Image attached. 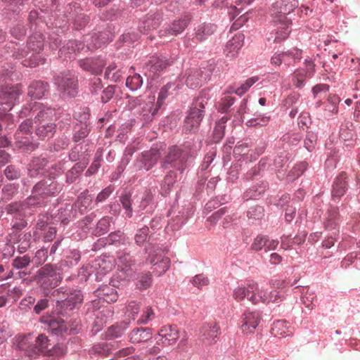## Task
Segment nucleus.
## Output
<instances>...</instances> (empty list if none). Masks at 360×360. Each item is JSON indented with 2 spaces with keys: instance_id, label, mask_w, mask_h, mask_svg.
Wrapping results in <instances>:
<instances>
[{
  "instance_id": "obj_36",
  "label": "nucleus",
  "mask_w": 360,
  "mask_h": 360,
  "mask_svg": "<svg viewBox=\"0 0 360 360\" xmlns=\"http://www.w3.org/2000/svg\"><path fill=\"white\" fill-rule=\"evenodd\" d=\"M49 160L44 157H34L28 165V174L30 177L34 178L44 175L46 172V167Z\"/></svg>"
},
{
  "instance_id": "obj_11",
  "label": "nucleus",
  "mask_w": 360,
  "mask_h": 360,
  "mask_svg": "<svg viewBox=\"0 0 360 360\" xmlns=\"http://www.w3.org/2000/svg\"><path fill=\"white\" fill-rule=\"evenodd\" d=\"M155 208L154 194L150 189L146 188L139 198L138 204L135 205L134 219L137 223L146 222L149 216L153 214Z\"/></svg>"
},
{
  "instance_id": "obj_6",
  "label": "nucleus",
  "mask_w": 360,
  "mask_h": 360,
  "mask_svg": "<svg viewBox=\"0 0 360 360\" xmlns=\"http://www.w3.org/2000/svg\"><path fill=\"white\" fill-rule=\"evenodd\" d=\"M52 82L63 98H75L79 94L78 75L75 71L64 70L55 74Z\"/></svg>"
},
{
  "instance_id": "obj_16",
  "label": "nucleus",
  "mask_w": 360,
  "mask_h": 360,
  "mask_svg": "<svg viewBox=\"0 0 360 360\" xmlns=\"http://www.w3.org/2000/svg\"><path fill=\"white\" fill-rule=\"evenodd\" d=\"M22 90L20 85L2 86L0 89V110L4 112L11 110L19 101Z\"/></svg>"
},
{
  "instance_id": "obj_52",
  "label": "nucleus",
  "mask_w": 360,
  "mask_h": 360,
  "mask_svg": "<svg viewBox=\"0 0 360 360\" xmlns=\"http://www.w3.org/2000/svg\"><path fill=\"white\" fill-rule=\"evenodd\" d=\"M265 216L264 207L255 205L250 207L246 211V217L250 224H259Z\"/></svg>"
},
{
  "instance_id": "obj_25",
  "label": "nucleus",
  "mask_w": 360,
  "mask_h": 360,
  "mask_svg": "<svg viewBox=\"0 0 360 360\" xmlns=\"http://www.w3.org/2000/svg\"><path fill=\"white\" fill-rule=\"evenodd\" d=\"M93 199L94 196L88 189H85L78 195L76 200L72 204L77 217L87 214L92 210Z\"/></svg>"
},
{
  "instance_id": "obj_60",
  "label": "nucleus",
  "mask_w": 360,
  "mask_h": 360,
  "mask_svg": "<svg viewBox=\"0 0 360 360\" xmlns=\"http://www.w3.org/2000/svg\"><path fill=\"white\" fill-rule=\"evenodd\" d=\"M129 243H131L129 242V238L121 231L111 232L105 238V244L108 245L120 246L121 245H129Z\"/></svg>"
},
{
  "instance_id": "obj_39",
  "label": "nucleus",
  "mask_w": 360,
  "mask_h": 360,
  "mask_svg": "<svg viewBox=\"0 0 360 360\" xmlns=\"http://www.w3.org/2000/svg\"><path fill=\"white\" fill-rule=\"evenodd\" d=\"M88 163V161L75 162L72 167L65 172V182L70 185L79 181Z\"/></svg>"
},
{
  "instance_id": "obj_7",
  "label": "nucleus",
  "mask_w": 360,
  "mask_h": 360,
  "mask_svg": "<svg viewBox=\"0 0 360 360\" xmlns=\"http://www.w3.org/2000/svg\"><path fill=\"white\" fill-rule=\"evenodd\" d=\"M54 300L58 314L64 316L82 304L83 295L79 290L60 287L56 290Z\"/></svg>"
},
{
  "instance_id": "obj_22",
  "label": "nucleus",
  "mask_w": 360,
  "mask_h": 360,
  "mask_svg": "<svg viewBox=\"0 0 360 360\" xmlns=\"http://www.w3.org/2000/svg\"><path fill=\"white\" fill-rule=\"evenodd\" d=\"M347 207L346 203H342L340 207L330 206L327 210V217L323 221V228L326 231H340V223L341 221L340 212H343Z\"/></svg>"
},
{
  "instance_id": "obj_33",
  "label": "nucleus",
  "mask_w": 360,
  "mask_h": 360,
  "mask_svg": "<svg viewBox=\"0 0 360 360\" xmlns=\"http://www.w3.org/2000/svg\"><path fill=\"white\" fill-rule=\"evenodd\" d=\"M85 47L84 42L77 39L68 40L59 49L58 56L70 59L73 54L80 53Z\"/></svg>"
},
{
  "instance_id": "obj_30",
  "label": "nucleus",
  "mask_w": 360,
  "mask_h": 360,
  "mask_svg": "<svg viewBox=\"0 0 360 360\" xmlns=\"http://www.w3.org/2000/svg\"><path fill=\"white\" fill-rule=\"evenodd\" d=\"M49 84L44 80H33L28 86L27 95L32 99H41L49 93Z\"/></svg>"
},
{
  "instance_id": "obj_59",
  "label": "nucleus",
  "mask_w": 360,
  "mask_h": 360,
  "mask_svg": "<svg viewBox=\"0 0 360 360\" xmlns=\"http://www.w3.org/2000/svg\"><path fill=\"white\" fill-rule=\"evenodd\" d=\"M5 210L8 214L13 216V219L27 217L22 201H15L8 204L5 207Z\"/></svg>"
},
{
  "instance_id": "obj_35",
  "label": "nucleus",
  "mask_w": 360,
  "mask_h": 360,
  "mask_svg": "<svg viewBox=\"0 0 360 360\" xmlns=\"http://www.w3.org/2000/svg\"><path fill=\"white\" fill-rule=\"evenodd\" d=\"M217 29V26L211 22H202L198 25L194 29V37L193 40L202 42L207 40L212 36Z\"/></svg>"
},
{
  "instance_id": "obj_12",
  "label": "nucleus",
  "mask_w": 360,
  "mask_h": 360,
  "mask_svg": "<svg viewBox=\"0 0 360 360\" xmlns=\"http://www.w3.org/2000/svg\"><path fill=\"white\" fill-rule=\"evenodd\" d=\"M233 298L241 302L247 299L252 304H256L260 302L264 298L263 290H259L258 284L255 281H248V283L238 285L233 291Z\"/></svg>"
},
{
  "instance_id": "obj_15",
  "label": "nucleus",
  "mask_w": 360,
  "mask_h": 360,
  "mask_svg": "<svg viewBox=\"0 0 360 360\" xmlns=\"http://www.w3.org/2000/svg\"><path fill=\"white\" fill-rule=\"evenodd\" d=\"M63 189V185L55 177H49L38 181L32 188V193H37L44 200L57 196Z\"/></svg>"
},
{
  "instance_id": "obj_14",
  "label": "nucleus",
  "mask_w": 360,
  "mask_h": 360,
  "mask_svg": "<svg viewBox=\"0 0 360 360\" xmlns=\"http://www.w3.org/2000/svg\"><path fill=\"white\" fill-rule=\"evenodd\" d=\"M352 181L351 176L345 171L339 172L332 180L330 186V200L339 203L342 198L347 195Z\"/></svg>"
},
{
  "instance_id": "obj_18",
  "label": "nucleus",
  "mask_w": 360,
  "mask_h": 360,
  "mask_svg": "<svg viewBox=\"0 0 360 360\" xmlns=\"http://www.w3.org/2000/svg\"><path fill=\"white\" fill-rule=\"evenodd\" d=\"M94 293L98 297V300H93L91 305L92 307L96 310L101 308V307L98 306L99 303L106 302L111 304L115 302L119 298L118 290L109 285H100L94 291Z\"/></svg>"
},
{
  "instance_id": "obj_19",
  "label": "nucleus",
  "mask_w": 360,
  "mask_h": 360,
  "mask_svg": "<svg viewBox=\"0 0 360 360\" xmlns=\"http://www.w3.org/2000/svg\"><path fill=\"white\" fill-rule=\"evenodd\" d=\"M162 21V13L160 11L148 13L140 20L138 30L143 34H148L150 31L157 30Z\"/></svg>"
},
{
  "instance_id": "obj_31",
  "label": "nucleus",
  "mask_w": 360,
  "mask_h": 360,
  "mask_svg": "<svg viewBox=\"0 0 360 360\" xmlns=\"http://www.w3.org/2000/svg\"><path fill=\"white\" fill-rule=\"evenodd\" d=\"M177 172L174 169L167 171L166 174L160 183L159 194L163 197H168L173 191L177 181Z\"/></svg>"
},
{
  "instance_id": "obj_21",
  "label": "nucleus",
  "mask_w": 360,
  "mask_h": 360,
  "mask_svg": "<svg viewBox=\"0 0 360 360\" xmlns=\"http://www.w3.org/2000/svg\"><path fill=\"white\" fill-rule=\"evenodd\" d=\"M153 330V328L148 326L134 327L128 334L129 342L135 345L151 343L155 337Z\"/></svg>"
},
{
  "instance_id": "obj_40",
  "label": "nucleus",
  "mask_w": 360,
  "mask_h": 360,
  "mask_svg": "<svg viewBox=\"0 0 360 360\" xmlns=\"http://www.w3.org/2000/svg\"><path fill=\"white\" fill-rule=\"evenodd\" d=\"M113 348L111 343L101 342L93 345L89 349L88 354L91 359L96 360L98 358L104 359L112 352Z\"/></svg>"
},
{
  "instance_id": "obj_13",
  "label": "nucleus",
  "mask_w": 360,
  "mask_h": 360,
  "mask_svg": "<svg viewBox=\"0 0 360 360\" xmlns=\"http://www.w3.org/2000/svg\"><path fill=\"white\" fill-rule=\"evenodd\" d=\"M161 158V149L158 146H152L136 156L134 165L136 171L148 172L157 165Z\"/></svg>"
},
{
  "instance_id": "obj_42",
  "label": "nucleus",
  "mask_w": 360,
  "mask_h": 360,
  "mask_svg": "<svg viewBox=\"0 0 360 360\" xmlns=\"http://www.w3.org/2000/svg\"><path fill=\"white\" fill-rule=\"evenodd\" d=\"M92 129L91 124L73 123L71 129V141L74 143L81 141H90L87 139Z\"/></svg>"
},
{
  "instance_id": "obj_9",
  "label": "nucleus",
  "mask_w": 360,
  "mask_h": 360,
  "mask_svg": "<svg viewBox=\"0 0 360 360\" xmlns=\"http://www.w3.org/2000/svg\"><path fill=\"white\" fill-rule=\"evenodd\" d=\"M40 322L45 330L56 336L64 334H77L81 330V324L77 322L75 326H72L56 315L42 316L40 318Z\"/></svg>"
},
{
  "instance_id": "obj_51",
  "label": "nucleus",
  "mask_w": 360,
  "mask_h": 360,
  "mask_svg": "<svg viewBox=\"0 0 360 360\" xmlns=\"http://www.w3.org/2000/svg\"><path fill=\"white\" fill-rule=\"evenodd\" d=\"M51 340L44 334H40L35 340V343L32 346V349L34 351V358L39 353H49L51 351Z\"/></svg>"
},
{
  "instance_id": "obj_41",
  "label": "nucleus",
  "mask_w": 360,
  "mask_h": 360,
  "mask_svg": "<svg viewBox=\"0 0 360 360\" xmlns=\"http://www.w3.org/2000/svg\"><path fill=\"white\" fill-rule=\"evenodd\" d=\"M37 111V112L34 115V124L55 122L53 117L56 114V108L39 103Z\"/></svg>"
},
{
  "instance_id": "obj_20",
  "label": "nucleus",
  "mask_w": 360,
  "mask_h": 360,
  "mask_svg": "<svg viewBox=\"0 0 360 360\" xmlns=\"http://www.w3.org/2000/svg\"><path fill=\"white\" fill-rule=\"evenodd\" d=\"M157 343L162 347L174 345L179 338V331L176 325H165L161 327L158 333Z\"/></svg>"
},
{
  "instance_id": "obj_17",
  "label": "nucleus",
  "mask_w": 360,
  "mask_h": 360,
  "mask_svg": "<svg viewBox=\"0 0 360 360\" xmlns=\"http://www.w3.org/2000/svg\"><path fill=\"white\" fill-rule=\"evenodd\" d=\"M77 63L82 70L95 76L101 75L107 64L105 57L101 55L80 58Z\"/></svg>"
},
{
  "instance_id": "obj_10",
  "label": "nucleus",
  "mask_w": 360,
  "mask_h": 360,
  "mask_svg": "<svg viewBox=\"0 0 360 360\" xmlns=\"http://www.w3.org/2000/svg\"><path fill=\"white\" fill-rule=\"evenodd\" d=\"M179 84L173 82H169L163 85L158 92L155 104L149 102L146 103L143 108V111L149 112L150 113V115H147V119H153L159 113L160 110L164 109L167 105V100L169 96H173L174 91L179 89Z\"/></svg>"
},
{
  "instance_id": "obj_54",
  "label": "nucleus",
  "mask_w": 360,
  "mask_h": 360,
  "mask_svg": "<svg viewBox=\"0 0 360 360\" xmlns=\"http://www.w3.org/2000/svg\"><path fill=\"white\" fill-rule=\"evenodd\" d=\"M129 322L127 321H122L117 322L108 328L105 338L108 340H114L121 338L128 328Z\"/></svg>"
},
{
  "instance_id": "obj_24",
  "label": "nucleus",
  "mask_w": 360,
  "mask_h": 360,
  "mask_svg": "<svg viewBox=\"0 0 360 360\" xmlns=\"http://www.w3.org/2000/svg\"><path fill=\"white\" fill-rule=\"evenodd\" d=\"M269 184L266 180L261 179L252 184L243 193L241 198L244 202L261 199L269 189Z\"/></svg>"
},
{
  "instance_id": "obj_45",
  "label": "nucleus",
  "mask_w": 360,
  "mask_h": 360,
  "mask_svg": "<svg viewBox=\"0 0 360 360\" xmlns=\"http://www.w3.org/2000/svg\"><path fill=\"white\" fill-rule=\"evenodd\" d=\"M215 69L216 63L214 59L202 63L200 68L197 69L196 73L198 75H200V77L197 78V82L195 83H205L210 80Z\"/></svg>"
},
{
  "instance_id": "obj_55",
  "label": "nucleus",
  "mask_w": 360,
  "mask_h": 360,
  "mask_svg": "<svg viewBox=\"0 0 360 360\" xmlns=\"http://www.w3.org/2000/svg\"><path fill=\"white\" fill-rule=\"evenodd\" d=\"M104 151L105 149L103 148H98L96 150L92 162L85 172V176H91L98 172L103 160Z\"/></svg>"
},
{
  "instance_id": "obj_5",
  "label": "nucleus",
  "mask_w": 360,
  "mask_h": 360,
  "mask_svg": "<svg viewBox=\"0 0 360 360\" xmlns=\"http://www.w3.org/2000/svg\"><path fill=\"white\" fill-rule=\"evenodd\" d=\"M210 99L208 91L203 89L193 100L184 119L183 131L186 134L196 133L205 115V105Z\"/></svg>"
},
{
  "instance_id": "obj_50",
  "label": "nucleus",
  "mask_w": 360,
  "mask_h": 360,
  "mask_svg": "<svg viewBox=\"0 0 360 360\" xmlns=\"http://www.w3.org/2000/svg\"><path fill=\"white\" fill-rule=\"evenodd\" d=\"M284 65L288 68L299 63L302 58V50L293 47L285 51H281Z\"/></svg>"
},
{
  "instance_id": "obj_44",
  "label": "nucleus",
  "mask_w": 360,
  "mask_h": 360,
  "mask_svg": "<svg viewBox=\"0 0 360 360\" xmlns=\"http://www.w3.org/2000/svg\"><path fill=\"white\" fill-rule=\"evenodd\" d=\"M81 259V252L75 248H68L62 252L61 265L72 267L78 264Z\"/></svg>"
},
{
  "instance_id": "obj_46",
  "label": "nucleus",
  "mask_w": 360,
  "mask_h": 360,
  "mask_svg": "<svg viewBox=\"0 0 360 360\" xmlns=\"http://www.w3.org/2000/svg\"><path fill=\"white\" fill-rule=\"evenodd\" d=\"M252 146V141L250 139H243L237 143L233 148V156L238 158V160L250 161V148Z\"/></svg>"
},
{
  "instance_id": "obj_8",
  "label": "nucleus",
  "mask_w": 360,
  "mask_h": 360,
  "mask_svg": "<svg viewBox=\"0 0 360 360\" xmlns=\"http://www.w3.org/2000/svg\"><path fill=\"white\" fill-rule=\"evenodd\" d=\"M176 60V56L155 53L146 58L143 65V71L148 79L154 80L159 77L167 68Z\"/></svg>"
},
{
  "instance_id": "obj_48",
  "label": "nucleus",
  "mask_w": 360,
  "mask_h": 360,
  "mask_svg": "<svg viewBox=\"0 0 360 360\" xmlns=\"http://www.w3.org/2000/svg\"><path fill=\"white\" fill-rule=\"evenodd\" d=\"M153 233L150 235L149 227L147 225H143L142 227L138 229L134 236V245L139 247L145 246V252L150 255V251H149L147 245H150L151 243H149L150 238Z\"/></svg>"
},
{
  "instance_id": "obj_2",
  "label": "nucleus",
  "mask_w": 360,
  "mask_h": 360,
  "mask_svg": "<svg viewBox=\"0 0 360 360\" xmlns=\"http://www.w3.org/2000/svg\"><path fill=\"white\" fill-rule=\"evenodd\" d=\"M201 147V142L198 147L194 140L186 141L182 147L174 145L169 146L164 158L160 162V169L165 172L174 169L184 174L189 169Z\"/></svg>"
},
{
  "instance_id": "obj_47",
  "label": "nucleus",
  "mask_w": 360,
  "mask_h": 360,
  "mask_svg": "<svg viewBox=\"0 0 360 360\" xmlns=\"http://www.w3.org/2000/svg\"><path fill=\"white\" fill-rule=\"evenodd\" d=\"M22 205L26 211L27 216L33 214L34 208L43 207L46 205L47 201L44 200L37 193H32L22 201Z\"/></svg>"
},
{
  "instance_id": "obj_43",
  "label": "nucleus",
  "mask_w": 360,
  "mask_h": 360,
  "mask_svg": "<svg viewBox=\"0 0 360 360\" xmlns=\"http://www.w3.org/2000/svg\"><path fill=\"white\" fill-rule=\"evenodd\" d=\"M194 212L193 207L190 202H186L182 206L181 210L178 212V214L173 219L172 226L174 229H179L187 222Z\"/></svg>"
},
{
  "instance_id": "obj_28",
  "label": "nucleus",
  "mask_w": 360,
  "mask_h": 360,
  "mask_svg": "<svg viewBox=\"0 0 360 360\" xmlns=\"http://www.w3.org/2000/svg\"><path fill=\"white\" fill-rule=\"evenodd\" d=\"M73 147L68 152V159L72 162L88 161L87 157L90 155V141H81L75 143Z\"/></svg>"
},
{
  "instance_id": "obj_1",
  "label": "nucleus",
  "mask_w": 360,
  "mask_h": 360,
  "mask_svg": "<svg viewBox=\"0 0 360 360\" xmlns=\"http://www.w3.org/2000/svg\"><path fill=\"white\" fill-rule=\"evenodd\" d=\"M44 41L45 37L40 30L33 31L27 42L28 49L33 51L30 56H29V51L20 47L16 48L12 41L6 44L1 51V55L5 56L6 58L11 57L15 59H22L21 63L23 66L34 68L45 63L46 58L39 55L44 49Z\"/></svg>"
},
{
  "instance_id": "obj_57",
  "label": "nucleus",
  "mask_w": 360,
  "mask_h": 360,
  "mask_svg": "<svg viewBox=\"0 0 360 360\" xmlns=\"http://www.w3.org/2000/svg\"><path fill=\"white\" fill-rule=\"evenodd\" d=\"M309 167V163L307 161H300L296 163L287 174V180L289 182H293L301 176H302Z\"/></svg>"
},
{
  "instance_id": "obj_27",
  "label": "nucleus",
  "mask_w": 360,
  "mask_h": 360,
  "mask_svg": "<svg viewBox=\"0 0 360 360\" xmlns=\"http://www.w3.org/2000/svg\"><path fill=\"white\" fill-rule=\"evenodd\" d=\"M113 37L112 32L107 29L94 32L87 41L86 47L89 51L100 49L112 41Z\"/></svg>"
},
{
  "instance_id": "obj_58",
  "label": "nucleus",
  "mask_w": 360,
  "mask_h": 360,
  "mask_svg": "<svg viewBox=\"0 0 360 360\" xmlns=\"http://www.w3.org/2000/svg\"><path fill=\"white\" fill-rule=\"evenodd\" d=\"M111 218L109 217H103L96 224L91 227V233L95 236H101L107 233L111 226Z\"/></svg>"
},
{
  "instance_id": "obj_53",
  "label": "nucleus",
  "mask_w": 360,
  "mask_h": 360,
  "mask_svg": "<svg viewBox=\"0 0 360 360\" xmlns=\"http://www.w3.org/2000/svg\"><path fill=\"white\" fill-rule=\"evenodd\" d=\"M217 155V150L214 148L210 149L205 155L203 160L197 169L198 176H205V174L210 172L211 165Z\"/></svg>"
},
{
  "instance_id": "obj_34",
  "label": "nucleus",
  "mask_w": 360,
  "mask_h": 360,
  "mask_svg": "<svg viewBox=\"0 0 360 360\" xmlns=\"http://www.w3.org/2000/svg\"><path fill=\"white\" fill-rule=\"evenodd\" d=\"M34 134L38 139L49 141L53 138L56 132L57 124L55 122L34 124Z\"/></svg>"
},
{
  "instance_id": "obj_63",
  "label": "nucleus",
  "mask_w": 360,
  "mask_h": 360,
  "mask_svg": "<svg viewBox=\"0 0 360 360\" xmlns=\"http://www.w3.org/2000/svg\"><path fill=\"white\" fill-rule=\"evenodd\" d=\"M139 33L134 30H128L120 37L117 44L119 46H129L139 39Z\"/></svg>"
},
{
  "instance_id": "obj_4",
  "label": "nucleus",
  "mask_w": 360,
  "mask_h": 360,
  "mask_svg": "<svg viewBox=\"0 0 360 360\" xmlns=\"http://www.w3.org/2000/svg\"><path fill=\"white\" fill-rule=\"evenodd\" d=\"M63 280V276L56 266L46 264L37 270L34 281L36 283V292L39 295L55 297L56 288Z\"/></svg>"
},
{
  "instance_id": "obj_38",
  "label": "nucleus",
  "mask_w": 360,
  "mask_h": 360,
  "mask_svg": "<svg viewBox=\"0 0 360 360\" xmlns=\"http://www.w3.org/2000/svg\"><path fill=\"white\" fill-rule=\"evenodd\" d=\"M54 223L55 222L51 212H46L40 214L38 216V219L34 226V231L33 232L34 241L40 240V232L49 229V227H52L51 225Z\"/></svg>"
},
{
  "instance_id": "obj_56",
  "label": "nucleus",
  "mask_w": 360,
  "mask_h": 360,
  "mask_svg": "<svg viewBox=\"0 0 360 360\" xmlns=\"http://www.w3.org/2000/svg\"><path fill=\"white\" fill-rule=\"evenodd\" d=\"M200 333L205 340L215 342L220 335V328L216 323L213 325L205 323L201 328Z\"/></svg>"
},
{
  "instance_id": "obj_29",
  "label": "nucleus",
  "mask_w": 360,
  "mask_h": 360,
  "mask_svg": "<svg viewBox=\"0 0 360 360\" xmlns=\"http://www.w3.org/2000/svg\"><path fill=\"white\" fill-rule=\"evenodd\" d=\"M229 120L230 116L224 115L215 122L212 133L206 140L208 145L219 143L223 139L226 133V122Z\"/></svg>"
},
{
  "instance_id": "obj_37",
  "label": "nucleus",
  "mask_w": 360,
  "mask_h": 360,
  "mask_svg": "<svg viewBox=\"0 0 360 360\" xmlns=\"http://www.w3.org/2000/svg\"><path fill=\"white\" fill-rule=\"evenodd\" d=\"M137 252L134 243H129L128 247L117 252L119 262L123 266V269L127 270L134 264V256Z\"/></svg>"
},
{
  "instance_id": "obj_61",
  "label": "nucleus",
  "mask_w": 360,
  "mask_h": 360,
  "mask_svg": "<svg viewBox=\"0 0 360 360\" xmlns=\"http://www.w3.org/2000/svg\"><path fill=\"white\" fill-rule=\"evenodd\" d=\"M134 285L139 290H146L149 288L152 283V276L150 271H143L138 273L134 279Z\"/></svg>"
},
{
  "instance_id": "obj_23",
  "label": "nucleus",
  "mask_w": 360,
  "mask_h": 360,
  "mask_svg": "<svg viewBox=\"0 0 360 360\" xmlns=\"http://www.w3.org/2000/svg\"><path fill=\"white\" fill-rule=\"evenodd\" d=\"M262 319L260 311H245L241 316L240 329L244 334H250L255 332Z\"/></svg>"
},
{
  "instance_id": "obj_62",
  "label": "nucleus",
  "mask_w": 360,
  "mask_h": 360,
  "mask_svg": "<svg viewBox=\"0 0 360 360\" xmlns=\"http://www.w3.org/2000/svg\"><path fill=\"white\" fill-rule=\"evenodd\" d=\"M120 201L122 204L123 209L124 210V214L127 218H131L134 211L132 207V199L131 193L130 191H124L120 196Z\"/></svg>"
},
{
  "instance_id": "obj_64",
  "label": "nucleus",
  "mask_w": 360,
  "mask_h": 360,
  "mask_svg": "<svg viewBox=\"0 0 360 360\" xmlns=\"http://www.w3.org/2000/svg\"><path fill=\"white\" fill-rule=\"evenodd\" d=\"M90 21V17L84 13L73 14L72 17V27L75 30H84Z\"/></svg>"
},
{
  "instance_id": "obj_3",
  "label": "nucleus",
  "mask_w": 360,
  "mask_h": 360,
  "mask_svg": "<svg viewBox=\"0 0 360 360\" xmlns=\"http://www.w3.org/2000/svg\"><path fill=\"white\" fill-rule=\"evenodd\" d=\"M298 0H278L269 10L274 26V42L281 43L285 40L291 32L292 21L287 15L298 8Z\"/></svg>"
},
{
  "instance_id": "obj_26",
  "label": "nucleus",
  "mask_w": 360,
  "mask_h": 360,
  "mask_svg": "<svg viewBox=\"0 0 360 360\" xmlns=\"http://www.w3.org/2000/svg\"><path fill=\"white\" fill-rule=\"evenodd\" d=\"M55 223H60L66 226L75 219L77 218L76 211L74 210L71 203H65L60 206L55 212H51Z\"/></svg>"
},
{
  "instance_id": "obj_32",
  "label": "nucleus",
  "mask_w": 360,
  "mask_h": 360,
  "mask_svg": "<svg viewBox=\"0 0 360 360\" xmlns=\"http://www.w3.org/2000/svg\"><path fill=\"white\" fill-rule=\"evenodd\" d=\"M192 15L189 13H184L178 18L174 20L166 29L168 34L178 35L183 32L189 25Z\"/></svg>"
},
{
  "instance_id": "obj_49",
  "label": "nucleus",
  "mask_w": 360,
  "mask_h": 360,
  "mask_svg": "<svg viewBox=\"0 0 360 360\" xmlns=\"http://www.w3.org/2000/svg\"><path fill=\"white\" fill-rule=\"evenodd\" d=\"M150 263L153 265V271L158 276H160L166 272L170 266V259L167 257L156 256L155 258L152 257L150 253Z\"/></svg>"
}]
</instances>
